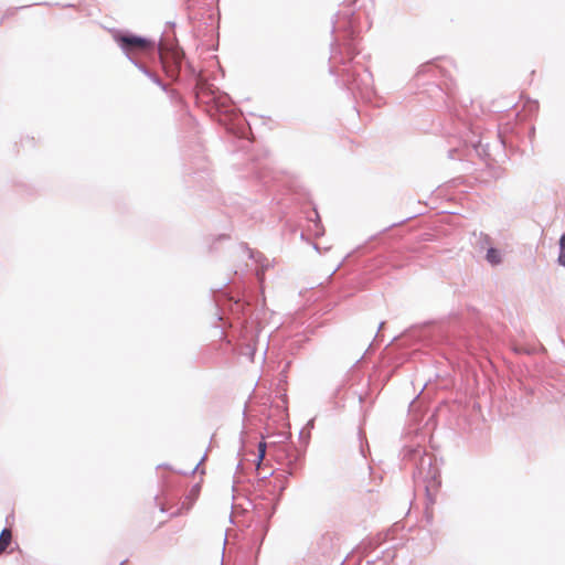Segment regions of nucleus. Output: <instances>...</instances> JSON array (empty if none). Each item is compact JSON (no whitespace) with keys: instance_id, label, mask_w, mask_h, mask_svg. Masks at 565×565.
I'll use <instances>...</instances> for the list:
<instances>
[{"instance_id":"obj_3","label":"nucleus","mask_w":565,"mask_h":565,"mask_svg":"<svg viewBox=\"0 0 565 565\" xmlns=\"http://www.w3.org/2000/svg\"><path fill=\"white\" fill-rule=\"evenodd\" d=\"M486 258L491 265H498L501 263V254L497 248L493 247L488 249Z\"/></svg>"},{"instance_id":"obj_1","label":"nucleus","mask_w":565,"mask_h":565,"mask_svg":"<svg viewBox=\"0 0 565 565\" xmlns=\"http://www.w3.org/2000/svg\"><path fill=\"white\" fill-rule=\"evenodd\" d=\"M117 41L127 54L146 53L154 49L152 41L137 35H121Z\"/></svg>"},{"instance_id":"obj_5","label":"nucleus","mask_w":565,"mask_h":565,"mask_svg":"<svg viewBox=\"0 0 565 565\" xmlns=\"http://www.w3.org/2000/svg\"><path fill=\"white\" fill-rule=\"evenodd\" d=\"M266 448H267V444L266 443H264V441L259 443V445H258V465L265 458Z\"/></svg>"},{"instance_id":"obj_4","label":"nucleus","mask_w":565,"mask_h":565,"mask_svg":"<svg viewBox=\"0 0 565 565\" xmlns=\"http://www.w3.org/2000/svg\"><path fill=\"white\" fill-rule=\"evenodd\" d=\"M558 262L562 266L565 267V234L562 235L559 239V255H558Z\"/></svg>"},{"instance_id":"obj_2","label":"nucleus","mask_w":565,"mask_h":565,"mask_svg":"<svg viewBox=\"0 0 565 565\" xmlns=\"http://www.w3.org/2000/svg\"><path fill=\"white\" fill-rule=\"evenodd\" d=\"M12 533L9 529H3L0 533V554H2L11 544Z\"/></svg>"}]
</instances>
